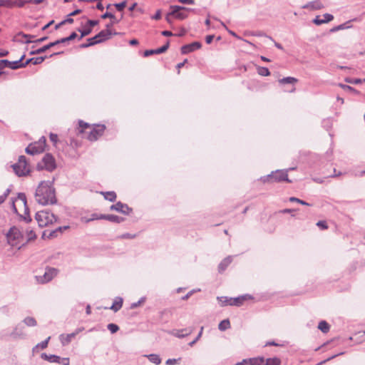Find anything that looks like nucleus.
<instances>
[{"instance_id":"nucleus-46","label":"nucleus","mask_w":365,"mask_h":365,"mask_svg":"<svg viewBox=\"0 0 365 365\" xmlns=\"http://www.w3.org/2000/svg\"><path fill=\"white\" fill-rule=\"evenodd\" d=\"M78 125L81 128V130H79L80 133H84L85 129L90 128V125L88 123H85L83 120H79Z\"/></svg>"},{"instance_id":"nucleus-33","label":"nucleus","mask_w":365,"mask_h":365,"mask_svg":"<svg viewBox=\"0 0 365 365\" xmlns=\"http://www.w3.org/2000/svg\"><path fill=\"white\" fill-rule=\"evenodd\" d=\"M298 80L294 77H285L279 80L280 84H294L297 83Z\"/></svg>"},{"instance_id":"nucleus-39","label":"nucleus","mask_w":365,"mask_h":365,"mask_svg":"<svg viewBox=\"0 0 365 365\" xmlns=\"http://www.w3.org/2000/svg\"><path fill=\"white\" fill-rule=\"evenodd\" d=\"M77 31L81 33V36L78 38L79 40H81L83 37L89 35L92 32L91 29L88 28V26L83 29L78 28L77 29Z\"/></svg>"},{"instance_id":"nucleus-28","label":"nucleus","mask_w":365,"mask_h":365,"mask_svg":"<svg viewBox=\"0 0 365 365\" xmlns=\"http://www.w3.org/2000/svg\"><path fill=\"white\" fill-rule=\"evenodd\" d=\"M264 358L263 356H258L255 358L249 359V365H264Z\"/></svg>"},{"instance_id":"nucleus-29","label":"nucleus","mask_w":365,"mask_h":365,"mask_svg":"<svg viewBox=\"0 0 365 365\" xmlns=\"http://www.w3.org/2000/svg\"><path fill=\"white\" fill-rule=\"evenodd\" d=\"M101 194L104 196V198L110 202H115L117 195L113 191L102 192Z\"/></svg>"},{"instance_id":"nucleus-42","label":"nucleus","mask_w":365,"mask_h":365,"mask_svg":"<svg viewBox=\"0 0 365 365\" xmlns=\"http://www.w3.org/2000/svg\"><path fill=\"white\" fill-rule=\"evenodd\" d=\"M257 73L259 75L262 76H269L270 75L269 69L266 67L262 66H259L257 68Z\"/></svg>"},{"instance_id":"nucleus-53","label":"nucleus","mask_w":365,"mask_h":365,"mask_svg":"<svg viewBox=\"0 0 365 365\" xmlns=\"http://www.w3.org/2000/svg\"><path fill=\"white\" fill-rule=\"evenodd\" d=\"M272 176L273 175L269 174L266 176L261 177L260 180L262 181L264 183L265 182H272Z\"/></svg>"},{"instance_id":"nucleus-34","label":"nucleus","mask_w":365,"mask_h":365,"mask_svg":"<svg viewBox=\"0 0 365 365\" xmlns=\"http://www.w3.org/2000/svg\"><path fill=\"white\" fill-rule=\"evenodd\" d=\"M51 339V336H48L46 339L41 341V343L37 344L32 349L33 353L35 352V349L41 348V349H44L48 346V342Z\"/></svg>"},{"instance_id":"nucleus-51","label":"nucleus","mask_w":365,"mask_h":365,"mask_svg":"<svg viewBox=\"0 0 365 365\" xmlns=\"http://www.w3.org/2000/svg\"><path fill=\"white\" fill-rule=\"evenodd\" d=\"M99 24L98 20H91L88 19L86 23V26H88V28H91L92 29L93 27L97 26Z\"/></svg>"},{"instance_id":"nucleus-61","label":"nucleus","mask_w":365,"mask_h":365,"mask_svg":"<svg viewBox=\"0 0 365 365\" xmlns=\"http://www.w3.org/2000/svg\"><path fill=\"white\" fill-rule=\"evenodd\" d=\"M36 143H37V145L38 146H41L43 150H44V147L46 145V138L45 137L42 136L39 140L38 142H35Z\"/></svg>"},{"instance_id":"nucleus-52","label":"nucleus","mask_w":365,"mask_h":365,"mask_svg":"<svg viewBox=\"0 0 365 365\" xmlns=\"http://www.w3.org/2000/svg\"><path fill=\"white\" fill-rule=\"evenodd\" d=\"M203 327H201L200 332L198 333L197 336H196V339H194L193 341H190L188 345L190 346H194V344H196V342L200 339L202 334Z\"/></svg>"},{"instance_id":"nucleus-54","label":"nucleus","mask_w":365,"mask_h":365,"mask_svg":"<svg viewBox=\"0 0 365 365\" xmlns=\"http://www.w3.org/2000/svg\"><path fill=\"white\" fill-rule=\"evenodd\" d=\"M332 123L331 119H324L322 121V125L324 128H325L327 130H329L331 127Z\"/></svg>"},{"instance_id":"nucleus-17","label":"nucleus","mask_w":365,"mask_h":365,"mask_svg":"<svg viewBox=\"0 0 365 365\" xmlns=\"http://www.w3.org/2000/svg\"><path fill=\"white\" fill-rule=\"evenodd\" d=\"M324 19H321L320 16H317L312 21L316 25H321L322 24L328 23L334 19V16L330 14H324L323 15Z\"/></svg>"},{"instance_id":"nucleus-6","label":"nucleus","mask_w":365,"mask_h":365,"mask_svg":"<svg viewBox=\"0 0 365 365\" xmlns=\"http://www.w3.org/2000/svg\"><path fill=\"white\" fill-rule=\"evenodd\" d=\"M22 237V233L16 227H11L6 234L7 242L13 247L18 245L20 242V239Z\"/></svg>"},{"instance_id":"nucleus-56","label":"nucleus","mask_w":365,"mask_h":365,"mask_svg":"<svg viewBox=\"0 0 365 365\" xmlns=\"http://www.w3.org/2000/svg\"><path fill=\"white\" fill-rule=\"evenodd\" d=\"M145 301V297H141L137 302H134V303L131 304L130 307L132 309L137 308L141 304H143Z\"/></svg>"},{"instance_id":"nucleus-12","label":"nucleus","mask_w":365,"mask_h":365,"mask_svg":"<svg viewBox=\"0 0 365 365\" xmlns=\"http://www.w3.org/2000/svg\"><path fill=\"white\" fill-rule=\"evenodd\" d=\"M110 210H115L124 215H129L133 209L130 207L127 204H124L121 202L112 205L110 207Z\"/></svg>"},{"instance_id":"nucleus-2","label":"nucleus","mask_w":365,"mask_h":365,"mask_svg":"<svg viewBox=\"0 0 365 365\" xmlns=\"http://www.w3.org/2000/svg\"><path fill=\"white\" fill-rule=\"evenodd\" d=\"M78 36L76 32H72L68 37L62 38L60 39H58L53 42H51L35 51H32L30 52L31 55H36V54H41L44 52H46L47 50L50 49L51 48L58 45L60 43H64L66 42L74 40Z\"/></svg>"},{"instance_id":"nucleus-47","label":"nucleus","mask_w":365,"mask_h":365,"mask_svg":"<svg viewBox=\"0 0 365 365\" xmlns=\"http://www.w3.org/2000/svg\"><path fill=\"white\" fill-rule=\"evenodd\" d=\"M26 235H27V237H28V240L27 241L34 240H35L36 238V233L32 230H26Z\"/></svg>"},{"instance_id":"nucleus-49","label":"nucleus","mask_w":365,"mask_h":365,"mask_svg":"<svg viewBox=\"0 0 365 365\" xmlns=\"http://www.w3.org/2000/svg\"><path fill=\"white\" fill-rule=\"evenodd\" d=\"M339 86L341 88H342L344 91H352L356 93H358V91L355 88H354L353 87H351L350 86L342 84V83H339Z\"/></svg>"},{"instance_id":"nucleus-24","label":"nucleus","mask_w":365,"mask_h":365,"mask_svg":"<svg viewBox=\"0 0 365 365\" xmlns=\"http://www.w3.org/2000/svg\"><path fill=\"white\" fill-rule=\"evenodd\" d=\"M232 258L231 256H229L226 258H225L219 264L218 266V270L219 272H224L227 267L229 266V264L232 262Z\"/></svg>"},{"instance_id":"nucleus-19","label":"nucleus","mask_w":365,"mask_h":365,"mask_svg":"<svg viewBox=\"0 0 365 365\" xmlns=\"http://www.w3.org/2000/svg\"><path fill=\"white\" fill-rule=\"evenodd\" d=\"M41 358L43 359V360L48 361L51 363L60 364L61 360V357L57 355H54V354L48 355L46 353H42L41 354Z\"/></svg>"},{"instance_id":"nucleus-40","label":"nucleus","mask_w":365,"mask_h":365,"mask_svg":"<svg viewBox=\"0 0 365 365\" xmlns=\"http://www.w3.org/2000/svg\"><path fill=\"white\" fill-rule=\"evenodd\" d=\"M159 50H160V48H156V49L145 50L144 51V53H143V56L144 57H148V56H150L151 55L162 53L161 51H159Z\"/></svg>"},{"instance_id":"nucleus-60","label":"nucleus","mask_w":365,"mask_h":365,"mask_svg":"<svg viewBox=\"0 0 365 365\" xmlns=\"http://www.w3.org/2000/svg\"><path fill=\"white\" fill-rule=\"evenodd\" d=\"M217 299L220 302H221L222 305H223V306L229 304V299H230V298H228L227 297H217Z\"/></svg>"},{"instance_id":"nucleus-27","label":"nucleus","mask_w":365,"mask_h":365,"mask_svg":"<svg viewBox=\"0 0 365 365\" xmlns=\"http://www.w3.org/2000/svg\"><path fill=\"white\" fill-rule=\"evenodd\" d=\"M58 236V234L57 233V231L56 230H45L43 232L42 238L43 239H52L57 237Z\"/></svg>"},{"instance_id":"nucleus-36","label":"nucleus","mask_w":365,"mask_h":365,"mask_svg":"<svg viewBox=\"0 0 365 365\" xmlns=\"http://www.w3.org/2000/svg\"><path fill=\"white\" fill-rule=\"evenodd\" d=\"M87 43H82L80 45V48H88L89 46H94L96 44H98L99 43V41H94V39L93 38H89L87 39Z\"/></svg>"},{"instance_id":"nucleus-35","label":"nucleus","mask_w":365,"mask_h":365,"mask_svg":"<svg viewBox=\"0 0 365 365\" xmlns=\"http://www.w3.org/2000/svg\"><path fill=\"white\" fill-rule=\"evenodd\" d=\"M23 322L28 327H35L37 325L36 320L31 317H27L24 320Z\"/></svg>"},{"instance_id":"nucleus-15","label":"nucleus","mask_w":365,"mask_h":365,"mask_svg":"<svg viewBox=\"0 0 365 365\" xmlns=\"http://www.w3.org/2000/svg\"><path fill=\"white\" fill-rule=\"evenodd\" d=\"M253 299L252 296L250 294H244L235 298H230L229 305L240 307L242 305L243 302L247 299Z\"/></svg>"},{"instance_id":"nucleus-14","label":"nucleus","mask_w":365,"mask_h":365,"mask_svg":"<svg viewBox=\"0 0 365 365\" xmlns=\"http://www.w3.org/2000/svg\"><path fill=\"white\" fill-rule=\"evenodd\" d=\"M202 47V43L200 41H194L189 44H185L181 47V53L187 54L192 52L195 50L200 49Z\"/></svg>"},{"instance_id":"nucleus-22","label":"nucleus","mask_w":365,"mask_h":365,"mask_svg":"<svg viewBox=\"0 0 365 365\" xmlns=\"http://www.w3.org/2000/svg\"><path fill=\"white\" fill-rule=\"evenodd\" d=\"M23 327L19 324H18L13 330V331L11 333V336L14 338L21 337L24 338L25 336L24 331H23Z\"/></svg>"},{"instance_id":"nucleus-59","label":"nucleus","mask_w":365,"mask_h":365,"mask_svg":"<svg viewBox=\"0 0 365 365\" xmlns=\"http://www.w3.org/2000/svg\"><path fill=\"white\" fill-rule=\"evenodd\" d=\"M181 360V358H178V359H168L165 364L167 365H175V364L178 363V361H180Z\"/></svg>"},{"instance_id":"nucleus-21","label":"nucleus","mask_w":365,"mask_h":365,"mask_svg":"<svg viewBox=\"0 0 365 365\" xmlns=\"http://www.w3.org/2000/svg\"><path fill=\"white\" fill-rule=\"evenodd\" d=\"M304 8L312 10H319L324 8V6L319 0H315L314 1L309 2L304 6Z\"/></svg>"},{"instance_id":"nucleus-3","label":"nucleus","mask_w":365,"mask_h":365,"mask_svg":"<svg viewBox=\"0 0 365 365\" xmlns=\"http://www.w3.org/2000/svg\"><path fill=\"white\" fill-rule=\"evenodd\" d=\"M35 218L39 227H45L49 224H53L57 220L55 215L50 212L48 210H41L36 212Z\"/></svg>"},{"instance_id":"nucleus-7","label":"nucleus","mask_w":365,"mask_h":365,"mask_svg":"<svg viewBox=\"0 0 365 365\" xmlns=\"http://www.w3.org/2000/svg\"><path fill=\"white\" fill-rule=\"evenodd\" d=\"M58 270L53 267H46L43 275L36 276V280L40 284H45L51 281L58 274Z\"/></svg>"},{"instance_id":"nucleus-63","label":"nucleus","mask_w":365,"mask_h":365,"mask_svg":"<svg viewBox=\"0 0 365 365\" xmlns=\"http://www.w3.org/2000/svg\"><path fill=\"white\" fill-rule=\"evenodd\" d=\"M118 22L119 20L116 19L115 17V19H111V21L106 25V28L110 29L115 24H118Z\"/></svg>"},{"instance_id":"nucleus-25","label":"nucleus","mask_w":365,"mask_h":365,"mask_svg":"<svg viewBox=\"0 0 365 365\" xmlns=\"http://www.w3.org/2000/svg\"><path fill=\"white\" fill-rule=\"evenodd\" d=\"M160 320L163 323H167L169 321V317L172 314V312L170 309H164L160 313Z\"/></svg>"},{"instance_id":"nucleus-31","label":"nucleus","mask_w":365,"mask_h":365,"mask_svg":"<svg viewBox=\"0 0 365 365\" xmlns=\"http://www.w3.org/2000/svg\"><path fill=\"white\" fill-rule=\"evenodd\" d=\"M149 361L156 365H159L161 363V359L158 354H150L149 355H146Z\"/></svg>"},{"instance_id":"nucleus-23","label":"nucleus","mask_w":365,"mask_h":365,"mask_svg":"<svg viewBox=\"0 0 365 365\" xmlns=\"http://www.w3.org/2000/svg\"><path fill=\"white\" fill-rule=\"evenodd\" d=\"M75 337V334H61L59 338L63 346L68 345Z\"/></svg>"},{"instance_id":"nucleus-48","label":"nucleus","mask_w":365,"mask_h":365,"mask_svg":"<svg viewBox=\"0 0 365 365\" xmlns=\"http://www.w3.org/2000/svg\"><path fill=\"white\" fill-rule=\"evenodd\" d=\"M11 192V189L7 188L3 195H0V205L2 204L5 200L7 198L8 195Z\"/></svg>"},{"instance_id":"nucleus-5","label":"nucleus","mask_w":365,"mask_h":365,"mask_svg":"<svg viewBox=\"0 0 365 365\" xmlns=\"http://www.w3.org/2000/svg\"><path fill=\"white\" fill-rule=\"evenodd\" d=\"M56 168V160L53 156L50 153H46L42 160L37 163L36 169L38 170H46L51 172Z\"/></svg>"},{"instance_id":"nucleus-9","label":"nucleus","mask_w":365,"mask_h":365,"mask_svg":"<svg viewBox=\"0 0 365 365\" xmlns=\"http://www.w3.org/2000/svg\"><path fill=\"white\" fill-rule=\"evenodd\" d=\"M106 126L104 125H96L88 133L87 138L90 141L98 140L104 133Z\"/></svg>"},{"instance_id":"nucleus-11","label":"nucleus","mask_w":365,"mask_h":365,"mask_svg":"<svg viewBox=\"0 0 365 365\" xmlns=\"http://www.w3.org/2000/svg\"><path fill=\"white\" fill-rule=\"evenodd\" d=\"M17 200L21 201L24 207V215H21L20 217L23 218L26 222H30L32 220L29 216V208L27 205L26 195L23 192H19L17 196Z\"/></svg>"},{"instance_id":"nucleus-58","label":"nucleus","mask_w":365,"mask_h":365,"mask_svg":"<svg viewBox=\"0 0 365 365\" xmlns=\"http://www.w3.org/2000/svg\"><path fill=\"white\" fill-rule=\"evenodd\" d=\"M317 226H318L322 230H326L328 228V225L326 221L320 220L317 222Z\"/></svg>"},{"instance_id":"nucleus-38","label":"nucleus","mask_w":365,"mask_h":365,"mask_svg":"<svg viewBox=\"0 0 365 365\" xmlns=\"http://www.w3.org/2000/svg\"><path fill=\"white\" fill-rule=\"evenodd\" d=\"M108 221L115 222V223H121L125 220L124 217H119L115 215H108Z\"/></svg>"},{"instance_id":"nucleus-32","label":"nucleus","mask_w":365,"mask_h":365,"mask_svg":"<svg viewBox=\"0 0 365 365\" xmlns=\"http://www.w3.org/2000/svg\"><path fill=\"white\" fill-rule=\"evenodd\" d=\"M318 329L323 333H327L329 331L330 326L326 321L322 320L319 323Z\"/></svg>"},{"instance_id":"nucleus-26","label":"nucleus","mask_w":365,"mask_h":365,"mask_svg":"<svg viewBox=\"0 0 365 365\" xmlns=\"http://www.w3.org/2000/svg\"><path fill=\"white\" fill-rule=\"evenodd\" d=\"M123 302L121 297H116L110 309L115 312H118L122 307Z\"/></svg>"},{"instance_id":"nucleus-41","label":"nucleus","mask_w":365,"mask_h":365,"mask_svg":"<svg viewBox=\"0 0 365 365\" xmlns=\"http://www.w3.org/2000/svg\"><path fill=\"white\" fill-rule=\"evenodd\" d=\"M357 19H353L351 20H349L344 24H341L340 25H338L339 30H344V29H348L352 27V25H351V22L356 21Z\"/></svg>"},{"instance_id":"nucleus-37","label":"nucleus","mask_w":365,"mask_h":365,"mask_svg":"<svg viewBox=\"0 0 365 365\" xmlns=\"http://www.w3.org/2000/svg\"><path fill=\"white\" fill-rule=\"evenodd\" d=\"M230 327L229 319H224L221 321L218 325V329L220 331H225Z\"/></svg>"},{"instance_id":"nucleus-45","label":"nucleus","mask_w":365,"mask_h":365,"mask_svg":"<svg viewBox=\"0 0 365 365\" xmlns=\"http://www.w3.org/2000/svg\"><path fill=\"white\" fill-rule=\"evenodd\" d=\"M46 56H39V57H36V58H32L33 61H32V63L34 65H38V64H41V63H43L44 61V60L46 58Z\"/></svg>"},{"instance_id":"nucleus-62","label":"nucleus","mask_w":365,"mask_h":365,"mask_svg":"<svg viewBox=\"0 0 365 365\" xmlns=\"http://www.w3.org/2000/svg\"><path fill=\"white\" fill-rule=\"evenodd\" d=\"M101 18L103 19H108V18H109L110 19H115V16L112 13L106 11L101 16Z\"/></svg>"},{"instance_id":"nucleus-20","label":"nucleus","mask_w":365,"mask_h":365,"mask_svg":"<svg viewBox=\"0 0 365 365\" xmlns=\"http://www.w3.org/2000/svg\"><path fill=\"white\" fill-rule=\"evenodd\" d=\"M192 332V330H188V329H175L172 331L171 334L178 338H184L186 336H188Z\"/></svg>"},{"instance_id":"nucleus-30","label":"nucleus","mask_w":365,"mask_h":365,"mask_svg":"<svg viewBox=\"0 0 365 365\" xmlns=\"http://www.w3.org/2000/svg\"><path fill=\"white\" fill-rule=\"evenodd\" d=\"M281 359L278 357L268 358L267 359H264V365H280Z\"/></svg>"},{"instance_id":"nucleus-44","label":"nucleus","mask_w":365,"mask_h":365,"mask_svg":"<svg viewBox=\"0 0 365 365\" xmlns=\"http://www.w3.org/2000/svg\"><path fill=\"white\" fill-rule=\"evenodd\" d=\"M345 81L346 83H351V84H359L362 83V79L361 78H346Z\"/></svg>"},{"instance_id":"nucleus-64","label":"nucleus","mask_w":365,"mask_h":365,"mask_svg":"<svg viewBox=\"0 0 365 365\" xmlns=\"http://www.w3.org/2000/svg\"><path fill=\"white\" fill-rule=\"evenodd\" d=\"M169 46H170V41H167V42L165 43V45H163V46L160 47V50L159 51H161L162 53H165L168 49Z\"/></svg>"},{"instance_id":"nucleus-16","label":"nucleus","mask_w":365,"mask_h":365,"mask_svg":"<svg viewBox=\"0 0 365 365\" xmlns=\"http://www.w3.org/2000/svg\"><path fill=\"white\" fill-rule=\"evenodd\" d=\"M25 151H26V153L27 154L34 155H36V154H38V153H43V149L41 146H38L37 145V143H33L29 144L26 147Z\"/></svg>"},{"instance_id":"nucleus-10","label":"nucleus","mask_w":365,"mask_h":365,"mask_svg":"<svg viewBox=\"0 0 365 365\" xmlns=\"http://www.w3.org/2000/svg\"><path fill=\"white\" fill-rule=\"evenodd\" d=\"M170 14L179 20H183L187 18L188 14L185 11V7L177 5H173L170 7Z\"/></svg>"},{"instance_id":"nucleus-13","label":"nucleus","mask_w":365,"mask_h":365,"mask_svg":"<svg viewBox=\"0 0 365 365\" xmlns=\"http://www.w3.org/2000/svg\"><path fill=\"white\" fill-rule=\"evenodd\" d=\"M34 38V36L20 31L14 37L13 41L20 43L28 44L33 42V41H31V38Z\"/></svg>"},{"instance_id":"nucleus-4","label":"nucleus","mask_w":365,"mask_h":365,"mask_svg":"<svg viewBox=\"0 0 365 365\" xmlns=\"http://www.w3.org/2000/svg\"><path fill=\"white\" fill-rule=\"evenodd\" d=\"M11 167L15 174L19 177L26 176L30 173L26 158L24 155L19 156L18 162L12 165Z\"/></svg>"},{"instance_id":"nucleus-43","label":"nucleus","mask_w":365,"mask_h":365,"mask_svg":"<svg viewBox=\"0 0 365 365\" xmlns=\"http://www.w3.org/2000/svg\"><path fill=\"white\" fill-rule=\"evenodd\" d=\"M107 328L112 334H115L119 330V327L113 323L108 324Z\"/></svg>"},{"instance_id":"nucleus-57","label":"nucleus","mask_w":365,"mask_h":365,"mask_svg":"<svg viewBox=\"0 0 365 365\" xmlns=\"http://www.w3.org/2000/svg\"><path fill=\"white\" fill-rule=\"evenodd\" d=\"M135 235H132L130 233H124L120 236L118 237V238L120 239H133L135 237Z\"/></svg>"},{"instance_id":"nucleus-18","label":"nucleus","mask_w":365,"mask_h":365,"mask_svg":"<svg viewBox=\"0 0 365 365\" xmlns=\"http://www.w3.org/2000/svg\"><path fill=\"white\" fill-rule=\"evenodd\" d=\"M111 36H112V31L110 29H106L104 30L101 31L98 34V37H100V39L98 40L99 43H103V42L110 39L111 38Z\"/></svg>"},{"instance_id":"nucleus-8","label":"nucleus","mask_w":365,"mask_h":365,"mask_svg":"<svg viewBox=\"0 0 365 365\" xmlns=\"http://www.w3.org/2000/svg\"><path fill=\"white\" fill-rule=\"evenodd\" d=\"M294 170V168H289L287 170H277L274 172H272V182H288L292 181L289 180L287 173L289 170Z\"/></svg>"},{"instance_id":"nucleus-55","label":"nucleus","mask_w":365,"mask_h":365,"mask_svg":"<svg viewBox=\"0 0 365 365\" xmlns=\"http://www.w3.org/2000/svg\"><path fill=\"white\" fill-rule=\"evenodd\" d=\"M289 201L290 202H297L300 203V204L304 205H309V204L308 202H305L304 200H300L299 198H297L295 197H291L289 198Z\"/></svg>"},{"instance_id":"nucleus-1","label":"nucleus","mask_w":365,"mask_h":365,"mask_svg":"<svg viewBox=\"0 0 365 365\" xmlns=\"http://www.w3.org/2000/svg\"><path fill=\"white\" fill-rule=\"evenodd\" d=\"M36 200L43 205H53L57 202L55 188L52 186V182H41L36 190Z\"/></svg>"},{"instance_id":"nucleus-50","label":"nucleus","mask_w":365,"mask_h":365,"mask_svg":"<svg viewBox=\"0 0 365 365\" xmlns=\"http://www.w3.org/2000/svg\"><path fill=\"white\" fill-rule=\"evenodd\" d=\"M114 6L118 11H122L125 7L126 6V1H122L120 3H117L114 4Z\"/></svg>"}]
</instances>
